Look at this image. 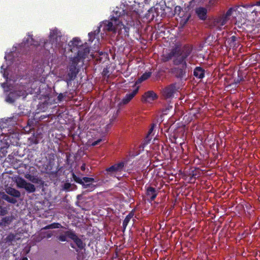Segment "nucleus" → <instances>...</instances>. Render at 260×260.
Here are the masks:
<instances>
[{
	"mask_svg": "<svg viewBox=\"0 0 260 260\" xmlns=\"http://www.w3.org/2000/svg\"><path fill=\"white\" fill-rule=\"evenodd\" d=\"M52 225H53V229L63 228V226L61 225V224H60L59 223H58V222L52 223Z\"/></svg>",
	"mask_w": 260,
	"mask_h": 260,
	"instance_id": "79ce46f5",
	"label": "nucleus"
},
{
	"mask_svg": "<svg viewBox=\"0 0 260 260\" xmlns=\"http://www.w3.org/2000/svg\"><path fill=\"white\" fill-rule=\"evenodd\" d=\"M89 48L87 46L86 43L79 47L77 50V54L74 57L78 58V61L80 62L85 59L89 53Z\"/></svg>",
	"mask_w": 260,
	"mask_h": 260,
	"instance_id": "1a4fd4ad",
	"label": "nucleus"
},
{
	"mask_svg": "<svg viewBox=\"0 0 260 260\" xmlns=\"http://www.w3.org/2000/svg\"><path fill=\"white\" fill-rule=\"evenodd\" d=\"M99 56H101L102 55H104V57L105 59H107L108 57V54L106 53V52H100L99 53Z\"/></svg>",
	"mask_w": 260,
	"mask_h": 260,
	"instance_id": "c03bdc74",
	"label": "nucleus"
},
{
	"mask_svg": "<svg viewBox=\"0 0 260 260\" xmlns=\"http://www.w3.org/2000/svg\"><path fill=\"white\" fill-rule=\"evenodd\" d=\"M139 86L137 87L132 92L127 93L122 99L120 104L126 105L128 104L133 98L138 93L139 91Z\"/></svg>",
	"mask_w": 260,
	"mask_h": 260,
	"instance_id": "9b49d317",
	"label": "nucleus"
},
{
	"mask_svg": "<svg viewBox=\"0 0 260 260\" xmlns=\"http://www.w3.org/2000/svg\"><path fill=\"white\" fill-rule=\"evenodd\" d=\"M24 166L25 167V168L27 167V166L26 165H24Z\"/></svg>",
	"mask_w": 260,
	"mask_h": 260,
	"instance_id": "0e129e2a",
	"label": "nucleus"
},
{
	"mask_svg": "<svg viewBox=\"0 0 260 260\" xmlns=\"http://www.w3.org/2000/svg\"><path fill=\"white\" fill-rule=\"evenodd\" d=\"M36 173L37 170L35 168L29 167V171L26 172L24 177L32 183L43 185L44 184L43 180Z\"/></svg>",
	"mask_w": 260,
	"mask_h": 260,
	"instance_id": "6e6552de",
	"label": "nucleus"
},
{
	"mask_svg": "<svg viewBox=\"0 0 260 260\" xmlns=\"http://www.w3.org/2000/svg\"><path fill=\"white\" fill-rule=\"evenodd\" d=\"M218 0H210L209 2V5L210 6H214L217 3Z\"/></svg>",
	"mask_w": 260,
	"mask_h": 260,
	"instance_id": "49530a36",
	"label": "nucleus"
},
{
	"mask_svg": "<svg viewBox=\"0 0 260 260\" xmlns=\"http://www.w3.org/2000/svg\"><path fill=\"white\" fill-rule=\"evenodd\" d=\"M181 9V8L180 7H176L175 9V11L176 13L177 11H180Z\"/></svg>",
	"mask_w": 260,
	"mask_h": 260,
	"instance_id": "864d4df0",
	"label": "nucleus"
},
{
	"mask_svg": "<svg viewBox=\"0 0 260 260\" xmlns=\"http://www.w3.org/2000/svg\"><path fill=\"white\" fill-rule=\"evenodd\" d=\"M22 260H28L27 257H23Z\"/></svg>",
	"mask_w": 260,
	"mask_h": 260,
	"instance_id": "13d9d810",
	"label": "nucleus"
},
{
	"mask_svg": "<svg viewBox=\"0 0 260 260\" xmlns=\"http://www.w3.org/2000/svg\"><path fill=\"white\" fill-rule=\"evenodd\" d=\"M173 62V64L176 66H184L185 64L187 66L186 59L182 55L176 56Z\"/></svg>",
	"mask_w": 260,
	"mask_h": 260,
	"instance_id": "6ab92c4d",
	"label": "nucleus"
},
{
	"mask_svg": "<svg viewBox=\"0 0 260 260\" xmlns=\"http://www.w3.org/2000/svg\"><path fill=\"white\" fill-rule=\"evenodd\" d=\"M254 10H252V11H251V12H252V13H253V12H254Z\"/></svg>",
	"mask_w": 260,
	"mask_h": 260,
	"instance_id": "69168bd1",
	"label": "nucleus"
},
{
	"mask_svg": "<svg viewBox=\"0 0 260 260\" xmlns=\"http://www.w3.org/2000/svg\"><path fill=\"white\" fill-rule=\"evenodd\" d=\"M124 5L123 7H116L113 11L110 19L103 21L100 28H103L104 31L116 32L117 31V26L119 25V19L123 17V20L129 22L133 20L134 15H137L138 14L136 10H134L132 13L127 11L124 9Z\"/></svg>",
	"mask_w": 260,
	"mask_h": 260,
	"instance_id": "f257e3e1",
	"label": "nucleus"
},
{
	"mask_svg": "<svg viewBox=\"0 0 260 260\" xmlns=\"http://www.w3.org/2000/svg\"><path fill=\"white\" fill-rule=\"evenodd\" d=\"M135 215L134 210H132L128 215H126L122 222V231L124 232L126 228V226L129 223L131 219L134 217Z\"/></svg>",
	"mask_w": 260,
	"mask_h": 260,
	"instance_id": "4be33fe9",
	"label": "nucleus"
},
{
	"mask_svg": "<svg viewBox=\"0 0 260 260\" xmlns=\"http://www.w3.org/2000/svg\"><path fill=\"white\" fill-rule=\"evenodd\" d=\"M107 69H104V70H103V74H104V75H106V73L107 72Z\"/></svg>",
	"mask_w": 260,
	"mask_h": 260,
	"instance_id": "5fc2aeb1",
	"label": "nucleus"
},
{
	"mask_svg": "<svg viewBox=\"0 0 260 260\" xmlns=\"http://www.w3.org/2000/svg\"><path fill=\"white\" fill-rule=\"evenodd\" d=\"M7 211L6 210L3 208L2 207H0V213L1 215H4L6 214Z\"/></svg>",
	"mask_w": 260,
	"mask_h": 260,
	"instance_id": "09e8293b",
	"label": "nucleus"
},
{
	"mask_svg": "<svg viewBox=\"0 0 260 260\" xmlns=\"http://www.w3.org/2000/svg\"><path fill=\"white\" fill-rule=\"evenodd\" d=\"M103 141L102 139H99L98 140L94 141L92 143V146H96L100 143Z\"/></svg>",
	"mask_w": 260,
	"mask_h": 260,
	"instance_id": "37998d69",
	"label": "nucleus"
},
{
	"mask_svg": "<svg viewBox=\"0 0 260 260\" xmlns=\"http://www.w3.org/2000/svg\"><path fill=\"white\" fill-rule=\"evenodd\" d=\"M81 195H78L77 197V198L78 199H79L80 197H81Z\"/></svg>",
	"mask_w": 260,
	"mask_h": 260,
	"instance_id": "052dcab7",
	"label": "nucleus"
},
{
	"mask_svg": "<svg viewBox=\"0 0 260 260\" xmlns=\"http://www.w3.org/2000/svg\"><path fill=\"white\" fill-rule=\"evenodd\" d=\"M79 62L78 61L77 57L71 58L68 68V74L66 80L68 85L76 78L77 74L79 72L80 69L78 66Z\"/></svg>",
	"mask_w": 260,
	"mask_h": 260,
	"instance_id": "20e7f679",
	"label": "nucleus"
},
{
	"mask_svg": "<svg viewBox=\"0 0 260 260\" xmlns=\"http://www.w3.org/2000/svg\"><path fill=\"white\" fill-rule=\"evenodd\" d=\"M20 93H18L17 91H11L6 98V101L9 103H13L16 99L20 96Z\"/></svg>",
	"mask_w": 260,
	"mask_h": 260,
	"instance_id": "a211bd4d",
	"label": "nucleus"
},
{
	"mask_svg": "<svg viewBox=\"0 0 260 260\" xmlns=\"http://www.w3.org/2000/svg\"><path fill=\"white\" fill-rule=\"evenodd\" d=\"M146 194L148 197H150V201H152L156 198L158 191L155 188L149 186L146 188Z\"/></svg>",
	"mask_w": 260,
	"mask_h": 260,
	"instance_id": "f3484780",
	"label": "nucleus"
},
{
	"mask_svg": "<svg viewBox=\"0 0 260 260\" xmlns=\"http://www.w3.org/2000/svg\"><path fill=\"white\" fill-rule=\"evenodd\" d=\"M16 239V235L14 234H9L6 237V240L7 242H12Z\"/></svg>",
	"mask_w": 260,
	"mask_h": 260,
	"instance_id": "473e14b6",
	"label": "nucleus"
},
{
	"mask_svg": "<svg viewBox=\"0 0 260 260\" xmlns=\"http://www.w3.org/2000/svg\"><path fill=\"white\" fill-rule=\"evenodd\" d=\"M29 140L30 141V143L31 144H37L39 143L38 140L36 138H35V137L30 138L29 139Z\"/></svg>",
	"mask_w": 260,
	"mask_h": 260,
	"instance_id": "a19ab883",
	"label": "nucleus"
},
{
	"mask_svg": "<svg viewBox=\"0 0 260 260\" xmlns=\"http://www.w3.org/2000/svg\"><path fill=\"white\" fill-rule=\"evenodd\" d=\"M3 67H4V66H2L1 67V69H2H2H4V68H3Z\"/></svg>",
	"mask_w": 260,
	"mask_h": 260,
	"instance_id": "e2e57ef3",
	"label": "nucleus"
},
{
	"mask_svg": "<svg viewBox=\"0 0 260 260\" xmlns=\"http://www.w3.org/2000/svg\"><path fill=\"white\" fill-rule=\"evenodd\" d=\"M52 236V234L50 233H48L46 235V238H51V237Z\"/></svg>",
	"mask_w": 260,
	"mask_h": 260,
	"instance_id": "603ef678",
	"label": "nucleus"
},
{
	"mask_svg": "<svg viewBox=\"0 0 260 260\" xmlns=\"http://www.w3.org/2000/svg\"><path fill=\"white\" fill-rule=\"evenodd\" d=\"M69 45L71 51L73 52L77 50L79 47L82 46L83 44L79 38H75L69 42Z\"/></svg>",
	"mask_w": 260,
	"mask_h": 260,
	"instance_id": "ddd939ff",
	"label": "nucleus"
},
{
	"mask_svg": "<svg viewBox=\"0 0 260 260\" xmlns=\"http://www.w3.org/2000/svg\"><path fill=\"white\" fill-rule=\"evenodd\" d=\"M62 35L61 32L57 28L51 30L49 35V42H45L44 48L49 50L48 46L51 45V48L53 50L62 46L60 42Z\"/></svg>",
	"mask_w": 260,
	"mask_h": 260,
	"instance_id": "7ed1b4c3",
	"label": "nucleus"
},
{
	"mask_svg": "<svg viewBox=\"0 0 260 260\" xmlns=\"http://www.w3.org/2000/svg\"><path fill=\"white\" fill-rule=\"evenodd\" d=\"M157 98V95L151 90L146 92L142 98V101L143 102L150 103Z\"/></svg>",
	"mask_w": 260,
	"mask_h": 260,
	"instance_id": "9d476101",
	"label": "nucleus"
},
{
	"mask_svg": "<svg viewBox=\"0 0 260 260\" xmlns=\"http://www.w3.org/2000/svg\"><path fill=\"white\" fill-rule=\"evenodd\" d=\"M1 197L2 199L10 203L15 204L17 202V200L15 198L10 197L8 195L5 194V193L2 194Z\"/></svg>",
	"mask_w": 260,
	"mask_h": 260,
	"instance_id": "c85d7f7f",
	"label": "nucleus"
},
{
	"mask_svg": "<svg viewBox=\"0 0 260 260\" xmlns=\"http://www.w3.org/2000/svg\"><path fill=\"white\" fill-rule=\"evenodd\" d=\"M192 48L189 45H185L181 49V55L186 59L191 54Z\"/></svg>",
	"mask_w": 260,
	"mask_h": 260,
	"instance_id": "aec40b11",
	"label": "nucleus"
},
{
	"mask_svg": "<svg viewBox=\"0 0 260 260\" xmlns=\"http://www.w3.org/2000/svg\"><path fill=\"white\" fill-rule=\"evenodd\" d=\"M83 181L85 184H90V182L94 181V179L93 178L84 177H83Z\"/></svg>",
	"mask_w": 260,
	"mask_h": 260,
	"instance_id": "c9c22d12",
	"label": "nucleus"
},
{
	"mask_svg": "<svg viewBox=\"0 0 260 260\" xmlns=\"http://www.w3.org/2000/svg\"><path fill=\"white\" fill-rule=\"evenodd\" d=\"M29 39H27L26 41H24V45L29 44L30 45L37 46L38 45V42H36L34 39L32 38V35H28Z\"/></svg>",
	"mask_w": 260,
	"mask_h": 260,
	"instance_id": "c756f323",
	"label": "nucleus"
},
{
	"mask_svg": "<svg viewBox=\"0 0 260 260\" xmlns=\"http://www.w3.org/2000/svg\"><path fill=\"white\" fill-rule=\"evenodd\" d=\"M188 19H189V17H188L187 18V19H186V20H185V22H186L188 21Z\"/></svg>",
	"mask_w": 260,
	"mask_h": 260,
	"instance_id": "680f3d73",
	"label": "nucleus"
},
{
	"mask_svg": "<svg viewBox=\"0 0 260 260\" xmlns=\"http://www.w3.org/2000/svg\"><path fill=\"white\" fill-rule=\"evenodd\" d=\"M157 8H151L149 11V13L150 14L152 13V18H154L155 16H157L158 15L157 12H156V10Z\"/></svg>",
	"mask_w": 260,
	"mask_h": 260,
	"instance_id": "f704fd0d",
	"label": "nucleus"
},
{
	"mask_svg": "<svg viewBox=\"0 0 260 260\" xmlns=\"http://www.w3.org/2000/svg\"><path fill=\"white\" fill-rule=\"evenodd\" d=\"M68 92H65L63 93H60L57 96V100L59 102H61L64 97L67 96Z\"/></svg>",
	"mask_w": 260,
	"mask_h": 260,
	"instance_id": "e433bc0d",
	"label": "nucleus"
},
{
	"mask_svg": "<svg viewBox=\"0 0 260 260\" xmlns=\"http://www.w3.org/2000/svg\"><path fill=\"white\" fill-rule=\"evenodd\" d=\"M151 75L150 72L144 73L135 82V85L141 83L142 82L148 79Z\"/></svg>",
	"mask_w": 260,
	"mask_h": 260,
	"instance_id": "bb28decb",
	"label": "nucleus"
},
{
	"mask_svg": "<svg viewBox=\"0 0 260 260\" xmlns=\"http://www.w3.org/2000/svg\"><path fill=\"white\" fill-rule=\"evenodd\" d=\"M125 162L124 161H120L105 170V174L120 180L121 178V172L125 171Z\"/></svg>",
	"mask_w": 260,
	"mask_h": 260,
	"instance_id": "39448f33",
	"label": "nucleus"
},
{
	"mask_svg": "<svg viewBox=\"0 0 260 260\" xmlns=\"http://www.w3.org/2000/svg\"><path fill=\"white\" fill-rule=\"evenodd\" d=\"M258 6H260V0L258 1V2L257 3V4Z\"/></svg>",
	"mask_w": 260,
	"mask_h": 260,
	"instance_id": "bf43d9fd",
	"label": "nucleus"
},
{
	"mask_svg": "<svg viewBox=\"0 0 260 260\" xmlns=\"http://www.w3.org/2000/svg\"><path fill=\"white\" fill-rule=\"evenodd\" d=\"M175 92V86L174 84H172L165 89L164 91V94L166 98H169L174 95Z\"/></svg>",
	"mask_w": 260,
	"mask_h": 260,
	"instance_id": "b1692460",
	"label": "nucleus"
},
{
	"mask_svg": "<svg viewBox=\"0 0 260 260\" xmlns=\"http://www.w3.org/2000/svg\"><path fill=\"white\" fill-rule=\"evenodd\" d=\"M193 75L197 78L202 79L205 77V70L201 67H197L194 69Z\"/></svg>",
	"mask_w": 260,
	"mask_h": 260,
	"instance_id": "412c9836",
	"label": "nucleus"
},
{
	"mask_svg": "<svg viewBox=\"0 0 260 260\" xmlns=\"http://www.w3.org/2000/svg\"><path fill=\"white\" fill-rule=\"evenodd\" d=\"M81 170L82 171H85L86 170V165L85 164H83L82 165L81 167Z\"/></svg>",
	"mask_w": 260,
	"mask_h": 260,
	"instance_id": "3c124183",
	"label": "nucleus"
},
{
	"mask_svg": "<svg viewBox=\"0 0 260 260\" xmlns=\"http://www.w3.org/2000/svg\"><path fill=\"white\" fill-rule=\"evenodd\" d=\"M72 177L74 180L77 183H79L82 186V188L84 189H86L88 188H90V190H92L94 188V185L92 184H85L84 181H83V178H81L78 176H77L74 173H72Z\"/></svg>",
	"mask_w": 260,
	"mask_h": 260,
	"instance_id": "f8f14e48",
	"label": "nucleus"
},
{
	"mask_svg": "<svg viewBox=\"0 0 260 260\" xmlns=\"http://www.w3.org/2000/svg\"><path fill=\"white\" fill-rule=\"evenodd\" d=\"M189 71V69L187 66L185 64L184 66H180L176 67H174L171 69V73L176 78L180 81L184 80L186 81L188 77L187 72Z\"/></svg>",
	"mask_w": 260,
	"mask_h": 260,
	"instance_id": "423d86ee",
	"label": "nucleus"
},
{
	"mask_svg": "<svg viewBox=\"0 0 260 260\" xmlns=\"http://www.w3.org/2000/svg\"><path fill=\"white\" fill-rule=\"evenodd\" d=\"M70 246L72 248H74V249H75V245L73 243H71L70 244Z\"/></svg>",
	"mask_w": 260,
	"mask_h": 260,
	"instance_id": "4d7b16f0",
	"label": "nucleus"
},
{
	"mask_svg": "<svg viewBox=\"0 0 260 260\" xmlns=\"http://www.w3.org/2000/svg\"><path fill=\"white\" fill-rule=\"evenodd\" d=\"M48 116H45V115H42L40 116V119H44V118H46V117H48Z\"/></svg>",
	"mask_w": 260,
	"mask_h": 260,
	"instance_id": "6e6d98bb",
	"label": "nucleus"
},
{
	"mask_svg": "<svg viewBox=\"0 0 260 260\" xmlns=\"http://www.w3.org/2000/svg\"><path fill=\"white\" fill-rule=\"evenodd\" d=\"M122 19H123V17L119 19V25L117 26V31H118L120 34H123L125 36H128L129 28L122 23Z\"/></svg>",
	"mask_w": 260,
	"mask_h": 260,
	"instance_id": "dca6fc26",
	"label": "nucleus"
},
{
	"mask_svg": "<svg viewBox=\"0 0 260 260\" xmlns=\"http://www.w3.org/2000/svg\"><path fill=\"white\" fill-rule=\"evenodd\" d=\"M258 2V1H257L255 3H253L252 4H246L243 7L247 9L252 8L254 6H258L257 4V3Z\"/></svg>",
	"mask_w": 260,
	"mask_h": 260,
	"instance_id": "ea45409f",
	"label": "nucleus"
},
{
	"mask_svg": "<svg viewBox=\"0 0 260 260\" xmlns=\"http://www.w3.org/2000/svg\"><path fill=\"white\" fill-rule=\"evenodd\" d=\"M244 80V79L242 72L238 71V77L234 79L233 84H235V85H236Z\"/></svg>",
	"mask_w": 260,
	"mask_h": 260,
	"instance_id": "7c9ffc66",
	"label": "nucleus"
},
{
	"mask_svg": "<svg viewBox=\"0 0 260 260\" xmlns=\"http://www.w3.org/2000/svg\"><path fill=\"white\" fill-rule=\"evenodd\" d=\"M155 126V124L154 123H152L151 124V127L149 129V130L148 132V134L145 139V144L149 143L150 142V140H151L152 136L153 135H152V133L153 131V129H154V128Z\"/></svg>",
	"mask_w": 260,
	"mask_h": 260,
	"instance_id": "a878e982",
	"label": "nucleus"
},
{
	"mask_svg": "<svg viewBox=\"0 0 260 260\" xmlns=\"http://www.w3.org/2000/svg\"><path fill=\"white\" fill-rule=\"evenodd\" d=\"M15 183L18 188L24 189L28 193H33L36 191V188L35 186L27 182L24 179L21 177H17L15 179Z\"/></svg>",
	"mask_w": 260,
	"mask_h": 260,
	"instance_id": "0eeeda50",
	"label": "nucleus"
},
{
	"mask_svg": "<svg viewBox=\"0 0 260 260\" xmlns=\"http://www.w3.org/2000/svg\"><path fill=\"white\" fill-rule=\"evenodd\" d=\"M9 219L10 218L9 217H5L3 218L2 221L5 223H8V221H10Z\"/></svg>",
	"mask_w": 260,
	"mask_h": 260,
	"instance_id": "8fccbe9b",
	"label": "nucleus"
},
{
	"mask_svg": "<svg viewBox=\"0 0 260 260\" xmlns=\"http://www.w3.org/2000/svg\"><path fill=\"white\" fill-rule=\"evenodd\" d=\"M196 13L200 20H205L207 18V10L206 8L200 7L197 8Z\"/></svg>",
	"mask_w": 260,
	"mask_h": 260,
	"instance_id": "4468645a",
	"label": "nucleus"
},
{
	"mask_svg": "<svg viewBox=\"0 0 260 260\" xmlns=\"http://www.w3.org/2000/svg\"><path fill=\"white\" fill-rule=\"evenodd\" d=\"M100 32V27L98 28V30L96 32V31H94L93 32H90L88 34V36L89 37V40H93L95 38V36L99 34Z\"/></svg>",
	"mask_w": 260,
	"mask_h": 260,
	"instance_id": "72a5a7b5",
	"label": "nucleus"
},
{
	"mask_svg": "<svg viewBox=\"0 0 260 260\" xmlns=\"http://www.w3.org/2000/svg\"><path fill=\"white\" fill-rule=\"evenodd\" d=\"M57 239L61 242H65L67 241V238L72 239L77 246L79 249H76L77 252H79V250H82L85 248V244L82 240L80 239L76 235L75 232L73 230H69L65 231L63 234H60L57 236Z\"/></svg>",
	"mask_w": 260,
	"mask_h": 260,
	"instance_id": "f03ea898",
	"label": "nucleus"
},
{
	"mask_svg": "<svg viewBox=\"0 0 260 260\" xmlns=\"http://www.w3.org/2000/svg\"><path fill=\"white\" fill-rule=\"evenodd\" d=\"M107 59H105L104 57V55H102L101 56H99L96 60L100 62H105Z\"/></svg>",
	"mask_w": 260,
	"mask_h": 260,
	"instance_id": "a18cd8bd",
	"label": "nucleus"
},
{
	"mask_svg": "<svg viewBox=\"0 0 260 260\" xmlns=\"http://www.w3.org/2000/svg\"><path fill=\"white\" fill-rule=\"evenodd\" d=\"M201 174V170L199 168H196L193 170L191 171L190 175H191L190 180L194 179L196 180L197 178L199 177Z\"/></svg>",
	"mask_w": 260,
	"mask_h": 260,
	"instance_id": "cd10ccee",
	"label": "nucleus"
},
{
	"mask_svg": "<svg viewBox=\"0 0 260 260\" xmlns=\"http://www.w3.org/2000/svg\"><path fill=\"white\" fill-rule=\"evenodd\" d=\"M229 18L223 14L222 16L219 17L217 20V22L220 25H224L226 24Z\"/></svg>",
	"mask_w": 260,
	"mask_h": 260,
	"instance_id": "2f4dec72",
	"label": "nucleus"
},
{
	"mask_svg": "<svg viewBox=\"0 0 260 260\" xmlns=\"http://www.w3.org/2000/svg\"><path fill=\"white\" fill-rule=\"evenodd\" d=\"M226 42L231 48L236 49L238 47L237 38L235 36L228 38Z\"/></svg>",
	"mask_w": 260,
	"mask_h": 260,
	"instance_id": "393cba45",
	"label": "nucleus"
},
{
	"mask_svg": "<svg viewBox=\"0 0 260 260\" xmlns=\"http://www.w3.org/2000/svg\"><path fill=\"white\" fill-rule=\"evenodd\" d=\"M179 55H181V48L179 46H176L172 49L170 53L167 54V60H169L173 57H176Z\"/></svg>",
	"mask_w": 260,
	"mask_h": 260,
	"instance_id": "2eb2a0df",
	"label": "nucleus"
},
{
	"mask_svg": "<svg viewBox=\"0 0 260 260\" xmlns=\"http://www.w3.org/2000/svg\"><path fill=\"white\" fill-rule=\"evenodd\" d=\"M71 187V184L70 183L66 182L63 184V189L66 191L69 190V189Z\"/></svg>",
	"mask_w": 260,
	"mask_h": 260,
	"instance_id": "58836bf2",
	"label": "nucleus"
},
{
	"mask_svg": "<svg viewBox=\"0 0 260 260\" xmlns=\"http://www.w3.org/2000/svg\"><path fill=\"white\" fill-rule=\"evenodd\" d=\"M6 192L7 194L14 198H19L21 196V193L19 190L11 187L7 188Z\"/></svg>",
	"mask_w": 260,
	"mask_h": 260,
	"instance_id": "5701e85b",
	"label": "nucleus"
},
{
	"mask_svg": "<svg viewBox=\"0 0 260 260\" xmlns=\"http://www.w3.org/2000/svg\"><path fill=\"white\" fill-rule=\"evenodd\" d=\"M234 9L233 8H230L224 15L225 17H228L229 18L232 15Z\"/></svg>",
	"mask_w": 260,
	"mask_h": 260,
	"instance_id": "4c0bfd02",
	"label": "nucleus"
},
{
	"mask_svg": "<svg viewBox=\"0 0 260 260\" xmlns=\"http://www.w3.org/2000/svg\"><path fill=\"white\" fill-rule=\"evenodd\" d=\"M42 229L43 230L53 229L52 223L44 226Z\"/></svg>",
	"mask_w": 260,
	"mask_h": 260,
	"instance_id": "de8ad7c7",
	"label": "nucleus"
}]
</instances>
